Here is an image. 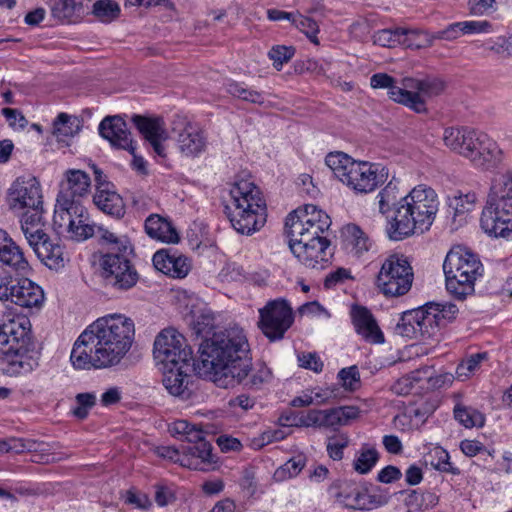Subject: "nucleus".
<instances>
[{"mask_svg":"<svg viewBox=\"0 0 512 512\" xmlns=\"http://www.w3.org/2000/svg\"><path fill=\"white\" fill-rule=\"evenodd\" d=\"M212 445L209 442L208 455H202L199 449H192V446H183V451L187 457L192 458L191 461L194 462L195 467H188L193 470H206V466H209L216 462L215 455L212 453Z\"/></svg>","mask_w":512,"mask_h":512,"instance_id":"49","label":"nucleus"},{"mask_svg":"<svg viewBox=\"0 0 512 512\" xmlns=\"http://www.w3.org/2000/svg\"><path fill=\"white\" fill-rule=\"evenodd\" d=\"M57 229L61 230V232L67 231L71 238L77 241L86 240L96 233V226L89 223L88 212H86V217L71 219L66 226L58 227Z\"/></svg>","mask_w":512,"mask_h":512,"instance_id":"41","label":"nucleus"},{"mask_svg":"<svg viewBox=\"0 0 512 512\" xmlns=\"http://www.w3.org/2000/svg\"><path fill=\"white\" fill-rule=\"evenodd\" d=\"M113 184H102L93 196V202L103 213L121 219L126 213L123 198L114 189Z\"/></svg>","mask_w":512,"mask_h":512,"instance_id":"29","label":"nucleus"},{"mask_svg":"<svg viewBox=\"0 0 512 512\" xmlns=\"http://www.w3.org/2000/svg\"><path fill=\"white\" fill-rule=\"evenodd\" d=\"M334 176L355 193L376 190L388 178V169L380 164L356 161L343 152H331L325 158Z\"/></svg>","mask_w":512,"mask_h":512,"instance_id":"6","label":"nucleus"},{"mask_svg":"<svg viewBox=\"0 0 512 512\" xmlns=\"http://www.w3.org/2000/svg\"><path fill=\"white\" fill-rule=\"evenodd\" d=\"M0 300L10 301L24 308H40L44 302V292L28 278L14 281L9 276H4L0 278Z\"/></svg>","mask_w":512,"mask_h":512,"instance_id":"15","label":"nucleus"},{"mask_svg":"<svg viewBox=\"0 0 512 512\" xmlns=\"http://www.w3.org/2000/svg\"><path fill=\"white\" fill-rule=\"evenodd\" d=\"M33 251L38 259L52 270L57 271L63 268L68 261L67 254L64 251V247L59 243V240L56 239L53 241L50 237L34 247Z\"/></svg>","mask_w":512,"mask_h":512,"instance_id":"32","label":"nucleus"},{"mask_svg":"<svg viewBox=\"0 0 512 512\" xmlns=\"http://www.w3.org/2000/svg\"><path fill=\"white\" fill-rule=\"evenodd\" d=\"M476 139L467 159L475 168L481 170H491L498 167L503 160V152L497 143L481 131H478Z\"/></svg>","mask_w":512,"mask_h":512,"instance_id":"22","label":"nucleus"},{"mask_svg":"<svg viewBox=\"0 0 512 512\" xmlns=\"http://www.w3.org/2000/svg\"><path fill=\"white\" fill-rule=\"evenodd\" d=\"M455 419L465 428L482 427L485 423V417L478 410L457 404L454 407Z\"/></svg>","mask_w":512,"mask_h":512,"instance_id":"45","label":"nucleus"},{"mask_svg":"<svg viewBox=\"0 0 512 512\" xmlns=\"http://www.w3.org/2000/svg\"><path fill=\"white\" fill-rule=\"evenodd\" d=\"M458 312V307L453 303L429 302L418 309L404 312L395 332L409 339H430L441 327L453 321Z\"/></svg>","mask_w":512,"mask_h":512,"instance_id":"7","label":"nucleus"},{"mask_svg":"<svg viewBox=\"0 0 512 512\" xmlns=\"http://www.w3.org/2000/svg\"><path fill=\"white\" fill-rule=\"evenodd\" d=\"M152 261L157 270L173 278H184L191 269L189 259L173 249L157 251Z\"/></svg>","mask_w":512,"mask_h":512,"instance_id":"26","label":"nucleus"},{"mask_svg":"<svg viewBox=\"0 0 512 512\" xmlns=\"http://www.w3.org/2000/svg\"><path fill=\"white\" fill-rule=\"evenodd\" d=\"M446 288L459 300L473 294L476 279L482 275L483 265L478 256L465 247H453L443 263Z\"/></svg>","mask_w":512,"mask_h":512,"instance_id":"8","label":"nucleus"},{"mask_svg":"<svg viewBox=\"0 0 512 512\" xmlns=\"http://www.w3.org/2000/svg\"><path fill=\"white\" fill-rule=\"evenodd\" d=\"M293 255L304 266L311 269H324L332 255L330 241L323 235L288 236Z\"/></svg>","mask_w":512,"mask_h":512,"instance_id":"11","label":"nucleus"},{"mask_svg":"<svg viewBox=\"0 0 512 512\" xmlns=\"http://www.w3.org/2000/svg\"><path fill=\"white\" fill-rule=\"evenodd\" d=\"M438 198L435 191L425 185H418L403 197L386 228L389 239L403 240L414 233L428 230L438 211Z\"/></svg>","mask_w":512,"mask_h":512,"instance_id":"4","label":"nucleus"},{"mask_svg":"<svg viewBox=\"0 0 512 512\" xmlns=\"http://www.w3.org/2000/svg\"><path fill=\"white\" fill-rule=\"evenodd\" d=\"M477 133L469 127H448L443 132V141L447 148L467 159Z\"/></svg>","mask_w":512,"mask_h":512,"instance_id":"30","label":"nucleus"},{"mask_svg":"<svg viewBox=\"0 0 512 512\" xmlns=\"http://www.w3.org/2000/svg\"><path fill=\"white\" fill-rule=\"evenodd\" d=\"M338 377L346 389L354 390L360 383V374L356 366L343 368L338 373Z\"/></svg>","mask_w":512,"mask_h":512,"instance_id":"63","label":"nucleus"},{"mask_svg":"<svg viewBox=\"0 0 512 512\" xmlns=\"http://www.w3.org/2000/svg\"><path fill=\"white\" fill-rule=\"evenodd\" d=\"M486 55H496L506 59L512 57V35L509 37L500 36L495 40H489L482 45Z\"/></svg>","mask_w":512,"mask_h":512,"instance_id":"48","label":"nucleus"},{"mask_svg":"<svg viewBox=\"0 0 512 512\" xmlns=\"http://www.w3.org/2000/svg\"><path fill=\"white\" fill-rule=\"evenodd\" d=\"M413 276L408 259L404 255L392 254L382 263L377 286L386 296H402L411 289Z\"/></svg>","mask_w":512,"mask_h":512,"instance_id":"10","label":"nucleus"},{"mask_svg":"<svg viewBox=\"0 0 512 512\" xmlns=\"http://www.w3.org/2000/svg\"><path fill=\"white\" fill-rule=\"evenodd\" d=\"M86 208L81 199L60 198L57 196L54 210V225L56 228L66 226L69 220L86 217Z\"/></svg>","mask_w":512,"mask_h":512,"instance_id":"36","label":"nucleus"},{"mask_svg":"<svg viewBox=\"0 0 512 512\" xmlns=\"http://www.w3.org/2000/svg\"><path fill=\"white\" fill-rule=\"evenodd\" d=\"M510 198H512V171H499L492 178L487 202L510 201Z\"/></svg>","mask_w":512,"mask_h":512,"instance_id":"37","label":"nucleus"},{"mask_svg":"<svg viewBox=\"0 0 512 512\" xmlns=\"http://www.w3.org/2000/svg\"><path fill=\"white\" fill-rule=\"evenodd\" d=\"M249 344L243 329L215 332L199 348L198 372L222 388L242 382L250 371Z\"/></svg>","mask_w":512,"mask_h":512,"instance_id":"2","label":"nucleus"},{"mask_svg":"<svg viewBox=\"0 0 512 512\" xmlns=\"http://www.w3.org/2000/svg\"><path fill=\"white\" fill-rule=\"evenodd\" d=\"M259 316L258 326L270 341L281 340L294 321L292 308L283 299L269 301Z\"/></svg>","mask_w":512,"mask_h":512,"instance_id":"14","label":"nucleus"},{"mask_svg":"<svg viewBox=\"0 0 512 512\" xmlns=\"http://www.w3.org/2000/svg\"><path fill=\"white\" fill-rule=\"evenodd\" d=\"M45 226L29 225L27 220H21V229L32 249L49 237L45 232Z\"/></svg>","mask_w":512,"mask_h":512,"instance_id":"52","label":"nucleus"},{"mask_svg":"<svg viewBox=\"0 0 512 512\" xmlns=\"http://www.w3.org/2000/svg\"><path fill=\"white\" fill-rule=\"evenodd\" d=\"M123 497L126 504L133 505L139 510L148 511L152 507V501L149 496L135 488L125 491Z\"/></svg>","mask_w":512,"mask_h":512,"instance_id":"57","label":"nucleus"},{"mask_svg":"<svg viewBox=\"0 0 512 512\" xmlns=\"http://www.w3.org/2000/svg\"><path fill=\"white\" fill-rule=\"evenodd\" d=\"M285 226L288 236L323 235L331 226L329 215L313 204H306L289 213Z\"/></svg>","mask_w":512,"mask_h":512,"instance_id":"13","label":"nucleus"},{"mask_svg":"<svg viewBox=\"0 0 512 512\" xmlns=\"http://www.w3.org/2000/svg\"><path fill=\"white\" fill-rule=\"evenodd\" d=\"M400 45L407 48L420 49L431 46L434 42L433 34L419 29H408L401 27Z\"/></svg>","mask_w":512,"mask_h":512,"instance_id":"43","label":"nucleus"},{"mask_svg":"<svg viewBox=\"0 0 512 512\" xmlns=\"http://www.w3.org/2000/svg\"><path fill=\"white\" fill-rule=\"evenodd\" d=\"M351 319L355 331L366 342L371 344L384 343V334L379 328L376 319L366 307L353 306L351 309Z\"/></svg>","mask_w":512,"mask_h":512,"instance_id":"27","label":"nucleus"},{"mask_svg":"<svg viewBox=\"0 0 512 512\" xmlns=\"http://www.w3.org/2000/svg\"><path fill=\"white\" fill-rule=\"evenodd\" d=\"M172 132L176 135L179 151L186 157H197L207 146V137L196 123L186 117L176 116L172 122Z\"/></svg>","mask_w":512,"mask_h":512,"instance_id":"16","label":"nucleus"},{"mask_svg":"<svg viewBox=\"0 0 512 512\" xmlns=\"http://www.w3.org/2000/svg\"><path fill=\"white\" fill-rule=\"evenodd\" d=\"M379 458L380 455L376 448L363 445L353 460V469L361 475L368 474L377 464Z\"/></svg>","mask_w":512,"mask_h":512,"instance_id":"42","label":"nucleus"},{"mask_svg":"<svg viewBox=\"0 0 512 512\" xmlns=\"http://www.w3.org/2000/svg\"><path fill=\"white\" fill-rule=\"evenodd\" d=\"M96 229L100 239L109 245L108 251L123 252L124 240H129L126 236L118 237L102 227H96Z\"/></svg>","mask_w":512,"mask_h":512,"instance_id":"61","label":"nucleus"},{"mask_svg":"<svg viewBox=\"0 0 512 512\" xmlns=\"http://www.w3.org/2000/svg\"><path fill=\"white\" fill-rule=\"evenodd\" d=\"M8 200L13 209L38 207L43 204L39 182L30 175L17 177L9 188Z\"/></svg>","mask_w":512,"mask_h":512,"instance_id":"20","label":"nucleus"},{"mask_svg":"<svg viewBox=\"0 0 512 512\" xmlns=\"http://www.w3.org/2000/svg\"><path fill=\"white\" fill-rule=\"evenodd\" d=\"M93 15L103 23H110L120 14L118 3L112 0H97L93 4Z\"/></svg>","mask_w":512,"mask_h":512,"instance_id":"47","label":"nucleus"},{"mask_svg":"<svg viewBox=\"0 0 512 512\" xmlns=\"http://www.w3.org/2000/svg\"><path fill=\"white\" fill-rule=\"evenodd\" d=\"M65 175L66 179L61 183L57 196L60 198L82 199L87 195L90 187V178L85 172L71 169Z\"/></svg>","mask_w":512,"mask_h":512,"instance_id":"33","label":"nucleus"},{"mask_svg":"<svg viewBox=\"0 0 512 512\" xmlns=\"http://www.w3.org/2000/svg\"><path fill=\"white\" fill-rule=\"evenodd\" d=\"M403 86L409 91V94L416 95L423 103V110L416 113H425L427 111L426 99L439 95L444 90V83L439 79H415L403 78Z\"/></svg>","mask_w":512,"mask_h":512,"instance_id":"34","label":"nucleus"},{"mask_svg":"<svg viewBox=\"0 0 512 512\" xmlns=\"http://www.w3.org/2000/svg\"><path fill=\"white\" fill-rule=\"evenodd\" d=\"M468 9L472 15L482 16L496 10V0H468Z\"/></svg>","mask_w":512,"mask_h":512,"instance_id":"64","label":"nucleus"},{"mask_svg":"<svg viewBox=\"0 0 512 512\" xmlns=\"http://www.w3.org/2000/svg\"><path fill=\"white\" fill-rule=\"evenodd\" d=\"M185 441L187 444H182L183 446H192V449H200L202 455H208L209 441L205 439L203 430L194 426L186 436Z\"/></svg>","mask_w":512,"mask_h":512,"instance_id":"60","label":"nucleus"},{"mask_svg":"<svg viewBox=\"0 0 512 512\" xmlns=\"http://www.w3.org/2000/svg\"><path fill=\"white\" fill-rule=\"evenodd\" d=\"M271 377L270 370L265 367L261 366L257 369L252 368V365L250 366V371L246 378L242 382H235L236 384H242L249 388H259L263 383L267 382Z\"/></svg>","mask_w":512,"mask_h":512,"instance_id":"53","label":"nucleus"},{"mask_svg":"<svg viewBox=\"0 0 512 512\" xmlns=\"http://www.w3.org/2000/svg\"><path fill=\"white\" fill-rule=\"evenodd\" d=\"M491 27V23L486 20L455 22L445 29L433 33V40L452 41L461 35L488 33L491 31Z\"/></svg>","mask_w":512,"mask_h":512,"instance_id":"31","label":"nucleus"},{"mask_svg":"<svg viewBox=\"0 0 512 512\" xmlns=\"http://www.w3.org/2000/svg\"><path fill=\"white\" fill-rule=\"evenodd\" d=\"M30 266L21 248L9 234L0 229V276L12 278L13 274L25 275Z\"/></svg>","mask_w":512,"mask_h":512,"instance_id":"19","label":"nucleus"},{"mask_svg":"<svg viewBox=\"0 0 512 512\" xmlns=\"http://www.w3.org/2000/svg\"><path fill=\"white\" fill-rule=\"evenodd\" d=\"M76 406L73 408V415L78 419H85L89 410L96 404V395L94 393H79L75 397Z\"/></svg>","mask_w":512,"mask_h":512,"instance_id":"55","label":"nucleus"},{"mask_svg":"<svg viewBox=\"0 0 512 512\" xmlns=\"http://www.w3.org/2000/svg\"><path fill=\"white\" fill-rule=\"evenodd\" d=\"M79 131L78 120L65 113H60L53 122V135L58 142L69 144V140Z\"/></svg>","mask_w":512,"mask_h":512,"instance_id":"40","label":"nucleus"},{"mask_svg":"<svg viewBox=\"0 0 512 512\" xmlns=\"http://www.w3.org/2000/svg\"><path fill=\"white\" fill-rule=\"evenodd\" d=\"M229 193L225 212L232 227L245 235L258 231L266 222L267 210L260 188L248 179H239L231 185Z\"/></svg>","mask_w":512,"mask_h":512,"instance_id":"5","label":"nucleus"},{"mask_svg":"<svg viewBox=\"0 0 512 512\" xmlns=\"http://www.w3.org/2000/svg\"><path fill=\"white\" fill-rule=\"evenodd\" d=\"M344 245L355 255L360 256L372 245L368 236L355 224H348L342 229Z\"/></svg>","mask_w":512,"mask_h":512,"instance_id":"38","label":"nucleus"},{"mask_svg":"<svg viewBox=\"0 0 512 512\" xmlns=\"http://www.w3.org/2000/svg\"><path fill=\"white\" fill-rule=\"evenodd\" d=\"M158 456L169 459L174 463H178L183 467H195L194 462L191 461L192 458L187 457L183 451V445L176 448L173 446H161L157 448Z\"/></svg>","mask_w":512,"mask_h":512,"instance_id":"50","label":"nucleus"},{"mask_svg":"<svg viewBox=\"0 0 512 512\" xmlns=\"http://www.w3.org/2000/svg\"><path fill=\"white\" fill-rule=\"evenodd\" d=\"M480 225L490 236L512 237V198L510 201L487 202L481 214Z\"/></svg>","mask_w":512,"mask_h":512,"instance_id":"18","label":"nucleus"},{"mask_svg":"<svg viewBox=\"0 0 512 512\" xmlns=\"http://www.w3.org/2000/svg\"><path fill=\"white\" fill-rule=\"evenodd\" d=\"M153 355L158 367H175L193 360L184 336L173 328L164 329L157 335Z\"/></svg>","mask_w":512,"mask_h":512,"instance_id":"12","label":"nucleus"},{"mask_svg":"<svg viewBox=\"0 0 512 512\" xmlns=\"http://www.w3.org/2000/svg\"><path fill=\"white\" fill-rule=\"evenodd\" d=\"M40 348L26 317L0 319V367L8 376L31 373L39 366Z\"/></svg>","mask_w":512,"mask_h":512,"instance_id":"3","label":"nucleus"},{"mask_svg":"<svg viewBox=\"0 0 512 512\" xmlns=\"http://www.w3.org/2000/svg\"><path fill=\"white\" fill-rule=\"evenodd\" d=\"M428 457L431 458L430 464L435 469L442 472H452L453 470L452 464L449 461V454L446 450L436 447L428 454Z\"/></svg>","mask_w":512,"mask_h":512,"instance_id":"59","label":"nucleus"},{"mask_svg":"<svg viewBox=\"0 0 512 512\" xmlns=\"http://www.w3.org/2000/svg\"><path fill=\"white\" fill-rule=\"evenodd\" d=\"M146 234L155 240L166 243H177L179 235L172 223L159 214L149 215L144 223Z\"/></svg>","mask_w":512,"mask_h":512,"instance_id":"35","label":"nucleus"},{"mask_svg":"<svg viewBox=\"0 0 512 512\" xmlns=\"http://www.w3.org/2000/svg\"><path fill=\"white\" fill-rule=\"evenodd\" d=\"M100 135L107 139L112 146L134 154L136 146L126 122L120 116H107L99 124Z\"/></svg>","mask_w":512,"mask_h":512,"instance_id":"24","label":"nucleus"},{"mask_svg":"<svg viewBox=\"0 0 512 512\" xmlns=\"http://www.w3.org/2000/svg\"><path fill=\"white\" fill-rule=\"evenodd\" d=\"M306 463L307 457L302 453L297 454L275 471L274 479L276 481H285L296 477L303 470Z\"/></svg>","mask_w":512,"mask_h":512,"instance_id":"46","label":"nucleus"},{"mask_svg":"<svg viewBox=\"0 0 512 512\" xmlns=\"http://www.w3.org/2000/svg\"><path fill=\"white\" fill-rule=\"evenodd\" d=\"M329 492L338 502L351 509L369 510L380 504L367 493L364 483H357L352 479L335 480L330 485Z\"/></svg>","mask_w":512,"mask_h":512,"instance_id":"17","label":"nucleus"},{"mask_svg":"<svg viewBox=\"0 0 512 512\" xmlns=\"http://www.w3.org/2000/svg\"><path fill=\"white\" fill-rule=\"evenodd\" d=\"M304 424L320 428L336 429L341 425V419L337 408L328 410H311L307 413Z\"/></svg>","mask_w":512,"mask_h":512,"instance_id":"39","label":"nucleus"},{"mask_svg":"<svg viewBox=\"0 0 512 512\" xmlns=\"http://www.w3.org/2000/svg\"><path fill=\"white\" fill-rule=\"evenodd\" d=\"M398 194V182L392 179L377 195L379 211L383 214L386 213L390 205L394 204L396 201Z\"/></svg>","mask_w":512,"mask_h":512,"instance_id":"51","label":"nucleus"},{"mask_svg":"<svg viewBox=\"0 0 512 512\" xmlns=\"http://www.w3.org/2000/svg\"><path fill=\"white\" fill-rule=\"evenodd\" d=\"M123 252L107 251L99 259L100 276L106 286L118 291H127L134 287L139 275L131 262L133 246L130 240H124Z\"/></svg>","mask_w":512,"mask_h":512,"instance_id":"9","label":"nucleus"},{"mask_svg":"<svg viewBox=\"0 0 512 512\" xmlns=\"http://www.w3.org/2000/svg\"><path fill=\"white\" fill-rule=\"evenodd\" d=\"M401 27L394 29H382L374 33L373 42L383 47H395L400 45Z\"/></svg>","mask_w":512,"mask_h":512,"instance_id":"56","label":"nucleus"},{"mask_svg":"<svg viewBox=\"0 0 512 512\" xmlns=\"http://www.w3.org/2000/svg\"><path fill=\"white\" fill-rule=\"evenodd\" d=\"M192 365L194 363H184L175 367H159L163 373L162 383L171 395L183 399L189 396L188 383Z\"/></svg>","mask_w":512,"mask_h":512,"instance_id":"28","label":"nucleus"},{"mask_svg":"<svg viewBox=\"0 0 512 512\" xmlns=\"http://www.w3.org/2000/svg\"><path fill=\"white\" fill-rule=\"evenodd\" d=\"M349 439L347 436L341 435L332 438L327 443V452L331 459L339 461L343 458V450L348 446Z\"/></svg>","mask_w":512,"mask_h":512,"instance_id":"62","label":"nucleus"},{"mask_svg":"<svg viewBox=\"0 0 512 512\" xmlns=\"http://www.w3.org/2000/svg\"><path fill=\"white\" fill-rule=\"evenodd\" d=\"M477 200L475 192L463 193L458 191L448 197V206L454 211V216H461L472 211Z\"/></svg>","mask_w":512,"mask_h":512,"instance_id":"44","label":"nucleus"},{"mask_svg":"<svg viewBox=\"0 0 512 512\" xmlns=\"http://www.w3.org/2000/svg\"><path fill=\"white\" fill-rule=\"evenodd\" d=\"M76 11L74 0H55L52 7V16L60 21H72Z\"/></svg>","mask_w":512,"mask_h":512,"instance_id":"54","label":"nucleus"},{"mask_svg":"<svg viewBox=\"0 0 512 512\" xmlns=\"http://www.w3.org/2000/svg\"><path fill=\"white\" fill-rule=\"evenodd\" d=\"M135 336L131 318L111 314L98 318L74 343L70 360L77 369L117 365L130 350Z\"/></svg>","mask_w":512,"mask_h":512,"instance_id":"1","label":"nucleus"},{"mask_svg":"<svg viewBox=\"0 0 512 512\" xmlns=\"http://www.w3.org/2000/svg\"><path fill=\"white\" fill-rule=\"evenodd\" d=\"M294 53L295 49L292 46L276 45L270 49L268 56L273 61V66L279 71L283 64L294 56Z\"/></svg>","mask_w":512,"mask_h":512,"instance_id":"58","label":"nucleus"},{"mask_svg":"<svg viewBox=\"0 0 512 512\" xmlns=\"http://www.w3.org/2000/svg\"><path fill=\"white\" fill-rule=\"evenodd\" d=\"M370 85L374 89H387V95L392 101L402 104L413 111L423 110V103L416 95L409 94L410 90H407L403 86V80L401 86H398L396 80L386 73H376L370 78Z\"/></svg>","mask_w":512,"mask_h":512,"instance_id":"23","label":"nucleus"},{"mask_svg":"<svg viewBox=\"0 0 512 512\" xmlns=\"http://www.w3.org/2000/svg\"><path fill=\"white\" fill-rule=\"evenodd\" d=\"M476 139L467 159L475 168L481 170H491L498 167L503 160V152L497 143L481 131H478Z\"/></svg>","mask_w":512,"mask_h":512,"instance_id":"21","label":"nucleus"},{"mask_svg":"<svg viewBox=\"0 0 512 512\" xmlns=\"http://www.w3.org/2000/svg\"><path fill=\"white\" fill-rule=\"evenodd\" d=\"M132 120L139 132L150 143L155 154L164 160L166 152L163 142L167 140L168 134L163 119L135 115Z\"/></svg>","mask_w":512,"mask_h":512,"instance_id":"25","label":"nucleus"}]
</instances>
